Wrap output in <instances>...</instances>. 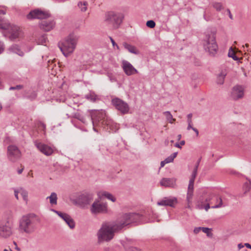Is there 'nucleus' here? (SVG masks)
<instances>
[{
	"instance_id": "obj_50",
	"label": "nucleus",
	"mask_w": 251,
	"mask_h": 251,
	"mask_svg": "<svg viewBox=\"0 0 251 251\" xmlns=\"http://www.w3.org/2000/svg\"><path fill=\"white\" fill-rule=\"evenodd\" d=\"M192 116H193V115H192V113H190V114L187 115V123H188V124L193 123L192 119Z\"/></svg>"
},
{
	"instance_id": "obj_38",
	"label": "nucleus",
	"mask_w": 251,
	"mask_h": 251,
	"mask_svg": "<svg viewBox=\"0 0 251 251\" xmlns=\"http://www.w3.org/2000/svg\"><path fill=\"white\" fill-rule=\"evenodd\" d=\"M9 26V24L7 23H3V19L0 16V28L5 29L8 28Z\"/></svg>"
},
{
	"instance_id": "obj_25",
	"label": "nucleus",
	"mask_w": 251,
	"mask_h": 251,
	"mask_svg": "<svg viewBox=\"0 0 251 251\" xmlns=\"http://www.w3.org/2000/svg\"><path fill=\"white\" fill-rule=\"evenodd\" d=\"M9 52L11 53H16L20 56H23L25 53V52L21 50V48H9Z\"/></svg>"
},
{
	"instance_id": "obj_8",
	"label": "nucleus",
	"mask_w": 251,
	"mask_h": 251,
	"mask_svg": "<svg viewBox=\"0 0 251 251\" xmlns=\"http://www.w3.org/2000/svg\"><path fill=\"white\" fill-rule=\"evenodd\" d=\"M112 103L116 109L120 111L123 114L128 113L129 107L128 104L124 100L119 98H115L112 100Z\"/></svg>"
},
{
	"instance_id": "obj_15",
	"label": "nucleus",
	"mask_w": 251,
	"mask_h": 251,
	"mask_svg": "<svg viewBox=\"0 0 251 251\" xmlns=\"http://www.w3.org/2000/svg\"><path fill=\"white\" fill-rule=\"evenodd\" d=\"M122 67L127 75H131L138 73V71L127 61L123 60Z\"/></svg>"
},
{
	"instance_id": "obj_44",
	"label": "nucleus",
	"mask_w": 251,
	"mask_h": 251,
	"mask_svg": "<svg viewBox=\"0 0 251 251\" xmlns=\"http://www.w3.org/2000/svg\"><path fill=\"white\" fill-rule=\"evenodd\" d=\"M74 117L75 118L81 121L83 123H85V119H84V118L83 116H82L81 115H80L79 113H75L74 115Z\"/></svg>"
},
{
	"instance_id": "obj_58",
	"label": "nucleus",
	"mask_w": 251,
	"mask_h": 251,
	"mask_svg": "<svg viewBox=\"0 0 251 251\" xmlns=\"http://www.w3.org/2000/svg\"><path fill=\"white\" fill-rule=\"evenodd\" d=\"M166 164H167V162H165V160L164 161H161L160 163V166H161L160 167H163Z\"/></svg>"
},
{
	"instance_id": "obj_13",
	"label": "nucleus",
	"mask_w": 251,
	"mask_h": 251,
	"mask_svg": "<svg viewBox=\"0 0 251 251\" xmlns=\"http://www.w3.org/2000/svg\"><path fill=\"white\" fill-rule=\"evenodd\" d=\"M34 145L41 152L47 156L50 155L53 152V149L52 147L42 142L35 141Z\"/></svg>"
},
{
	"instance_id": "obj_30",
	"label": "nucleus",
	"mask_w": 251,
	"mask_h": 251,
	"mask_svg": "<svg viewBox=\"0 0 251 251\" xmlns=\"http://www.w3.org/2000/svg\"><path fill=\"white\" fill-rule=\"evenodd\" d=\"M205 50L209 55L214 56L218 52V48H205Z\"/></svg>"
},
{
	"instance_id": "obj_2",
	"label": "nucleus",
	"mask_w": 251,
	"mask_h": 251,
	"mask_svg": "<svg viewBox=\"0 0 251 251\" xmlns=\"http://www.w3.org/2000/svg\"><path fill=\"white\" fill-rule=\"evenodd\" d=\"M105 113L102 110L95 111L92 110L91 113V120L93 125V129L95 131H98L96 126L97 125V122H98V125L101 124L102 125L106 126L107 129L115 132L119 128V125L115 123L111 119L105 118Z\"/></svg>"
},
{
	"instance_id": "obj_12",
	"label": "nucleus",
	"mask_w": 251,
	"mask_h": 251,
	"mask_svg": "<svg viewBox=\"0 0 251 251\" xmlns=\"http://www.w3.org/2000/svg\"><path fill=\"white\" fill-rule=\"evenodd\" d=\"M50 16V14L47 12L43 11L39 9H35L31 11L27 15V18L28 19H39L42 20L48 18Z\"/></svg>"
},
{
	"instance_id": "obj_26",
	"label": "nucleus",
	"mask_w": 251,
	"mask_h": 251,
	"mask_svg": "<svg viewBox=\"0 0 251 251\" xmlns=\"http://www.w3.org/2000/svg\"><path fill=\"white\" fill-rule=\"evenodd\" d=\"M88 2L87 1H79L77 3V6L82 12H85L87 10Z\"/></svg>"
},
{
	"instance_id": "obj_7",
	"label": "nucleus",
	"mask_w": 251,
	"mask_h": 251,
	"mask_svg": "<svg viewBox=\"0 0 251 251\" xmlns=\"http://www.w3.org/2000/svg\"><path fill=\"white\" fill-rule=\"evenodd\" d=\"M90 210L92 213L95 214L106 213L108 212L107 205L106 203L96 201L92 204Z\"/></svg>"
},
{
	"instance_id": "obj_48",
	"label": "nucleus",
	"mask_w": 251,
	"mask_h": 251,
	"mask_svg": "<svg viewBox=\"0 0 251 251\" xmlns=\"http://www.w3.org/2000/svg\"><path fill=\"white\" fill-rule=\"evenodd\" d=\"M185 142L184 140H182L181 141H180V142L179 143H176L175 145V147H176V148H180L181 149V146H183L185 145Z\"/></svg>"
},
{
	"instance_id": "obj_53",
	"label": "nucleus",
	"mask_w": 251,
	"mask_h": 251,
	"mask_svg": "<svg viewBox=\"0 0 251 251\" xmlns=\"http://www.w3.org/2000/svg\"><path fill=\"white\" fill-rule=\"evenodd\" d=\"M20 193H19V190H14V195H15V197H16V198L18 200L19 199V197H18V194Z\"/></svg>"
},
{
	"instance_id": "obj_64",
	"label": "nucleus",
	"mask_w": 251,
	"mask_h": 251,
	"mask_svg": "<svg viewBox=\"0 0 251 251\" xmlns=\"http://www.w3.org/2000/svg\"><path fill=\"white\" fill-rule=\"evenodd\" d=\"M6 12L5 11L3 10H0V15L2 14V15H4L5 14Z\"/></svg>"
},
{
	"instance_id": "obj_35",
	"label": "nucleus",
	"mask_w": 251,
	"mask_h": 251,
	"mask_svg": "<svg viewBox=\"0 0 251 251\" xmlns=\"http://www.w3.org/2000/svg\"><path fill=\"white\" fill-rule=\"evenodd\" d=\"M212 6L218 11H220L224 8L222 3L218 2H213Z\"/></svg>"
},
{
	"instance_id": "obj_54",
	"label": "nucleus",
	"mask_w": 251,
	"mask_h": 251,
	"mask_svg": "<svg viewBox=\"0 0 251 251\" xmlns=\"http://www.w3.org/2000/svg\"><path fill=\"white\" fill-rule=\"evenodd\" d=\"M110 39L112 42V45L113 47L116 46V47H118V46L117 45V44L116 43V42L114 41V40L111 37H110Z\"/></svg>"
},
{
	"instance_id": "obj_22",
	"label": "nucleus",
	"mask_w": 251,
	"mask_h": 251,
	"mask_svg": "<svg viewBox=\"0 0 251 251\" xmlns=\"http://www.w3.org/2000/svg\"><path fill=\"white\" fill-rule=\"evenodd\" d=\"M47 199H49L50 203L51 205H56L57 204V196L55 192H52L50 195L47 198Z\"/></svg>"
},
{
	"instance_id": "obj_39",
	"label": "nucleus",
	"mask_w": 251,
	"mask_h": 251,
	"mask_svg": "<svg viewBox=\"0 0 251 251\" xmlns=\"http://www.w3.org/2000/svg\"><path fill=\"white\" fill-rule=\"evenodd\" d=\"M250 185H251V181L245 182L243 186V188L244 191H245V193L248 192L250 189Z\"/></svg>"
},
{
	"instance_id": "obj_6",
	"label": "nucleus",
	"mask_w": 251,
	"mask_h": 251,
	"mask_svg": "<svg viewBox=\"0 0 251 251\" xmlns=\"http://www.w3.org/2000/svg\"><path fill=\"white\" fill-rule=\"evenodd\" d=\"M12 225L8 221L0 223V238H7L12 234Z\"/></svg>"
},
{
	"instance_id": "obj_3",
	"label": "nucleus",
	"mask_w": 251,
	"mask_h": 251,
	"mask_svg": "<svg viewBox=\"0 0 251 251\" xmlns=\"http://www.w3.org/2000/svg\"><path fill=\"white\" fill-rule=\"evenodd\" d=\"M19 229L26 233H31L35 230V225L31 215H24L20 219Z\"/></svg>"
},
{
	"instance_id": "obj_51",
	"label": "nucleus",
	"mask_w": 251,
	"mask_h": 251,
	"mask_svg": "<svg viewBox=\"0 0 251 251\" xmlns=\"http://www.w3.org/2000/svg\"><path fill=\"white\" fill-rule=\"evenodd\" d=\"M201 230H202V227H196L194 229V232L195 234L198 233Z\"/></svg>"
},
{
	"instance_id": "obj_23",
	"label": "nucleus",
	"mask_w": 251,
	"mask_h": 251,
	"mask_svg": "<svg viewBox=\"0 0 251 251\" xmlns=\"http://www.w3.org/2000/svg\"><path fill=\"white\" fill-rule=\"evenodd\" d=\"M63 220L66 222V223L71 229H73L75 228V222L70 215H68L66 218H65Z\"/></svg>"
},
{
	"instance_id": "obj_59",
	"label": "nucleus",
	"mask_w": 251,
	"mask_h": 251,
	"mask_svg": "<svg viewBox=\"0 0 251 251\" xmlns=\"http://www.w3.org/2000/svg\"><path fill=\"white\" fill-rule=\"evenodd\" d=\"M227 11L228 12L229 17L230 18V19L231 20L233 19L232 15L231 14V12H230V11L229 10V9H227Z\"/></svg>"
},
{
	"instance_id": "obj_45",
	"label": "nucleus",
	"mask_w": 251,
	"mask_h": 251,
	"mask_svg": "<svg viewBox=\"0 0 251 251\" xmlns=\"http://www.w3.org/2000/svg\"><path fill=\"white\" fill-rule=\"evenodd\" d=\"M203 203L202 201H199L196 205V208L199 209H202L203 208Z\"/></svg>"
},
{
	"instance_id": "obj_4",
	"label": "nucleus",
	"mask_w": 251,
	"mask_h": 251,
	"mask_svg": "<svg viewBox=\"0 0 251 251\" xmlns=\"http://www.w3.org/2000/svg\"><path fill=\"white\" fill-rule=\"evenodd\" d=\"M123 18L124 16L121 13L109 12L105 15V21L113 28H117L122 23Z\"/></svg>"
},
{
	"instance_id": "obj_63",
	"label": "nucleus",
	"mask_w": 251,
	"mask_h": 251,
	"mask_svg": "<svg viewBox=\"0 0 251 251\" xmlns=\"http://www.w3.org/2000/svg\"><path fill=\"white\" fill-rule=\"evenodd\" d=\"M244 246H245V245H243L241 243H240L238 245V248L239 250H240L241 249L243 248Z\"/></svg>"
},
{
	"instance_id": "obj_49",
	"label": "nucleus",
	"mask_w": 251,
	"mask_h": 251,
	"mask_svg": "<svg viewBox=\"0 0 251 251\" xmlns=\"http://www.w3.org/2000/svg\"><path fill=\"white\" fill-rule=\"evenodd\" d=\"M197 175V171L196 170H194L192 172L191 177L190 180H193L195 181V179L196 178Z\"/></svg>"
},
{
	"instance_id": "obj_41",
	"label": "nucleus",
	"mask_w": 251,
	"mask_h": 251,
	"mask_svg": "<svg viewBox=\"0 0 251 251\" xmlns=\"http://www.w3.org/2000/svg\"><path fill=\"white\" fill-rule=\"evenodd\" d=\"M216 196H214L213 194L209 195L208 197L205 199V202L207 203H210V204H212V200H215V198Z\"/></svg>"
},
{
	"instance_id": "obj_34",
	"label": "nucleus",
	"mask_w": 251,
	"mask_h": 251,
	"mask_svg": "<svg viewBox=\"0 0 251 251\" xmlns=\"http://www.w3.org/2000/svg\"><path fill=\"white\" fill-rule=\"evenodd\" d=\"M102 196L113 202H115L116 201V198L111 194L108 192H103L102 193Z\"/></svg>"
},
{
	"instance_id": "obj_29",
	"label": "nucleus",
	"mask_w": 251,
	"mask_h": 251,
	"mask_svg": "<svg viewBox=\"0 0 251 251\" xmlns=\"http://www.w3.org/2000/svg\"><path fill=\"white\" fill-rule=\"evenodd\" d=\"M19 193L23 197L24 201L27 203L28 202V192L25 190L21 188L19 190Z\"/></svg>"
},
{
	"instance_id": "obj_11",
	"label": "nucleus",
	"mask_w": 251,
	"mask_h": 251,
	"mask_svg": "<svg viewBox=\"0 0 251 251\" xmlns=\"http://www.w3.org/2000/svg\"><path fill=\"white\" fill-rule=\"evenodd\" d=\"M5 30H7L9 33V38L12 41L20 37L22 35V30L19 26L16 25L9 24L8 27L5 29Z\"/></svg>"
},
{
	"instance_id": "obj_56",
	"label": "nucleus",
	"mask_w": 251,
	"mask_h": 251,
	"mask_svg": "<svg viewBox=\"0 0 251 251\" xmlns=\"http://www.w3.org/2000/svg\"><path fill=\"white\" fill-rule=\"evenodd\" d=\"M40 128L43 129V130H44L46 128V125L44 124H43V123H41L40 124Z\"/></svg>"
},
{
	"instance_id": "obj_27",
	"label": "nucleus",
	"mask_w": 251,
	"mask_h": 251,
	"mask_svg": "<svg viewBox=\"0 0 251 251\" xmlns=\"http://www.w3.org/2000/svg\"><path fill=\"white\" fill-rule=\"evenodd\" d=\"M48 42L47 38L45 35L40 36L37 40V43L38 45L47 46Z\"/></svg>"
},
{
	"instance_id": "obj_33",
	"label": "nucleus",
	"mask_w": 251,
	"mask_h": 251,
	"mask_svg": "<svg viewBox=\"0 0 251 251\" xmlns=\"http://www.w3.org/2000/svg\"><path fill=\"white\" fill-rule=\"evenodd\" d=\"M215 201H217V204L211 206L212 208H218L223 206V201L221 198L216 197L215 198Z\"/></svg>"
},
{
	"instance_id": "obj_16",
	"label": "nucleus",
	"mask_w": 251,
	"mask_h": 251,
	"mask_svg": "<svg viewBox=\"0 0 251 251\" xmlns=\"http://www.w3.org/2000/svg\"><path fill=\"white\" fill-rule=\"evenodd\" d=\"M177 203V200L176 197H165L158 201L157 204L159 206H169L174 207Z\"/></svg>"
},
{
	"instance_id": "obj_47",
	"label": "nucleus",
	"mask_w": 251,
	"mask_h": 251,
	"mask_svg": "<svg viewBox=\"0 0 251 251\" xmlns=\"http://www.w3.org/2000/svg\"><path fill=\"white\" fill-rule=\"evenodd\" d=\"M128 51L130 52L134 53V54H138L139 53V50H137V48H127Z\"/></svg>"
},
{
	"instance_id": "obj_1",
	"label": "nucleus",
	"mask_w": 251,
	"mask_h": 251,
	"mask_svg": "<svg viewBox=\"0 0 251 251\" xmlns=\"http://www.w3.org/2000/svg\"><path fill=\"white\" fill-rule=\"evenodd\" d=\"M139 215L135 213L125 214L114 222L103 223L97 232L98 242H109L111 240L116 232L122 229L131 223L136 222Z\"/></svg>"
},
{
	"instance_id": "obj_37",
	"label": "nucleus",
	"mask_w": 251,
	"mask_h": 251,
	"mask_svg": "<svg viewBox=\"0 0 251 251\" xmlns=\"http://www.w3.org/2000/svg\"><path fill=\"white\" fill-rule=\"evenodd\" d=\"M52 211H53L54 213H56L63 220H64L65 218H66V217L68 215L66 213H62L61 212H60V211H57L55 210H53V209H52Z\"/></svg>"
},
{
	"instance_id": "obj_32",
	"label": "nucleus",
	"mask_w": 251,
	"mask_h": 251,
	"mask_svg": "<svg viewBox=\"0 0 251 251\" xmlns=\"http://www.w3.org/2000/svg\"><path fill=\"white\" fill-rule=\"evenodd\" d=\"M163 114L166 116L167 120L171 124H172L176 119L173 118L172 115L169 111L163 112Z\"/></svg>"
},
{
	"instance_id": "obj_28",
	"label": "nucleus",
	"mask_w": 251,
	"mask_h": 251,
	"mask_svg": "<svg viewBox=\"0 0 251 251\" xmlns=\"http://www.w3.org/2000/svg\"><path fill=\"white\" fill-rule=\"evenodd\" d=\"M74 48H59L60 51L63 55L67 57L69 56L74 51Z\"/></svg>"
},
{
	"instance_id": "obj_61",
	"label": "nucleus",
	"mask_w": 251,
	"mask_h": 251,
	"mask_svg": "<svg viewBox=\"0 0 251 251\" xmlns=\"http://www.w3.org/2000/svg\"><path fill=\"white\" fill-rule=\"evenodd\" d=\"M200 161V160H199L197 162V164L196 165L195 167L194 170H196L198 171V167H199V165Z\"/></svg>"
},
{
	"instance_id": "obj_19",
	"label": "nucleus",
	"mask_w": 251,
	"mask_h": 251,
	"mask_svg": "<svg viewBox=\"0 0 251 251\" xmlns=\"http://www.w3.org/2000/svg\"><path fill=\"white\" fill-rule=\"evenodd\" d=\"M93 199V196L90 194L84 193L79 196L78 201L79 202L83 204H88Z\"/></svg>"
},
{
	"instance_id": "obj_21",
	"label": "nucleus",
	"mask_w": 251,
	"mask_h": 251,
	"mask_svg": "<svg viewBox=\"0 0 251 251\" xmlns=\"http://www.w3.org/2000/svg\"><path fill=\"white\" fill-rule=\"evenodd\" d=\"M85 98L92 102H95L99 100V97L94 92L90 91L87 94L85 95Z\"/></svg>"
},
{
	"instance_id": "obj_17",
	"label": "nucleus",
	"mask_w": 251,
	"mask_h": 251,
	"mask_svg": "<svg viewBox=\"0 0 251 251\" xmlns=\"http://www.w3.org/2000/svg\"><path fill=\"white\" fill-rule=\"evenodd\" d=\"M216 33V31L215 30H212L206 35V45L208 47H216L217 46L215 39Z\"/></svg>"
},
{
	"instance_id": "obj_20",
	"label": "nucleus",
	"mask_w": 251,
	"mask_h": 251,
	"mask_svg": "<svg viewBox=\"0 0 251 251\" xmlns=\"http://www.w3.org/2000/svg\"><path fill=\"white\" fill-rule=\"evenodd\" d=\"M237 48H229L228 52V56L235 61H238L240 58L237 51Z\"/></svg>"
},
{
	"instance_id": "obj_52",
	"label": "nucleus",
	"mask_w": 251,
	"mask_h": 251,
	"mask_svg": "<svg viewBox=\"0 0 251 251\" xmlns=\"http://www.w3.org/2000/svg\"><path fill=\"white\" fill-rule=\"evenodd\" d=\"M210 203H207L205 205H203V208L205 209V210L207 211L210 208Z\"/></svg>"
},
{
	"instance_id": "obj_42",
	"label": "nucleus",
	"mask_w": 251,
	"mask_h": 251,
	"mask_svg": "<svg viewBox=\"0 0 251 251\" xmlns=\"http://www.w3.org/2000/svg\"><path fill=\"white\" fill-rule=\"evenodd\" d=\"M194 181L193 180H189L187 191L193 192Z\"/></svg>"
},
{
	"instance_id": "obj_43",
	"label": "nucleus",
	"mask_w": 251,
	"mask_h": 251,
	"mask_svg": "<svg viewBox=\"0 0 251 251\" xmlns=\"http://www.w3.org/2000/svg\"><path fill=\"white\" fill-rule=\"evenodd\" d=\"M146 25L149 27L153 28L155 26V23L152 20H150L147 21Z\"/></svg>"
},
{
	"instance_id": "obj_31",
	"label": "nucleus",
	"mask_w": 251,
	"mask_h": 251,
	"mask_svg": "<svg viewBox=\"0 0 251 251\" xmlns=\"http://www.w3.org/2000/svg\"><path fill=\"white\" fill-rule=\"evenodd\" d=\"M193 196V192L187 191V197H186V201H187V207L188 208H190V204L192 202V199Z\"/></svg>"
},
{
	"instance_id": "obj_18",
	"label": "nucleus",
	"mask_w": 251,
	"mask_h": 251,
	"mask_svg": "<svg viewBox=\"0 0 251 251\" xmlns=\"http://www.w3.org/2000/svg\"><path fill=\"white\" fill-rule=\"evenodd\" d=\"M161 186L165 187L175 188L176 186L175 178H163L160 181Z\"/></svg>"
},
{
	"instance_id": "obj_57",
	"label": "nucleus",
	"mask_w": 251,
	"mask_h": 251,
	"mask_svg": "<svg viewBox=\"0 0 251 251\" xmlns=\"http://www.w3.org/2000/svg\"><path fill=\"white\" fill-rule=\"evenodd\" d=\"M123 46L124 47H125V48H126V47H132V46H131L130 45H128L127 43L126 42H124L123 44Z\"/></svg>"
},
{
	"instance_id": "obj_5",
	"label": "nucleus",
	"mask_w": 251,
	"mask_h": 251,
	"mask_svg": "<svg viewBox=\"0 0 251 251\" xmlns=\"http://www.w3.org/2000/svg\"><path fill=\"white\" fill-rule=\"evenodd\" d=\"M7 158L9 161L15 162L21 157V152L18 147L14 145L7 147Z\"/></svg>"
},
{
	"instance_id": "obj_55",
	"label": "nucleus",
	"mask_w": 251,
	"mask_h": 251,
	"mask_svg": "<svg viewBox=\"0 0 251 251\" xmlns=\"http://www.w3.org/2000/svg\"><path fill=\"white\" fill-rule=\"evenodd\" d=\"M192 125H193V123L188 124V126L187 127V129L189 130L192 129L193 130V128H194V127L192 126Z\"/></svg>"
},
{
	"instance_id": "obj_24",
	"label": "nucleus",
	"mask_w": 251,
	"mask_h": 251,
	"mask_svg": "<svg viewBox=\"0 0 251 251\" xmlns=\"http://www.w3.org/2000/svg\"><path fill=\"white\" fill-rule=\"evenodd\" d=\"M226 75V71H222L221 73L217 76V82L219 84H223L224 82L225 77Z\"/></svg>"
},
{
	"instance_id": "obj_46",
	"label": "nucleus",
	"mask_w": 251,
	"mask_h": 251,
	"mask_svg": "<svg viewBox=\"0 0 251 251\" xmlns=\"http://www.w3.org/2000/svg\"><path fill=\"white\" fill-rule=\"evenodd\" d=\"M23 88V85H18L14 87H10L9 88V90H20Z\"/></svg>"
},
{
	"instance_id": "obj_40",
	"label": "nucleus",
	"mask_w": 251,
	"mask_h": 251,
	"mask_svg": "<svg viewBox=\"0 0 251 251\" xmlns=\"http://www.w3.org/2000/svg\"><path fill=\"white\" fill-rule=\"evenodd\" d=\"M202 231L206 233L208 237H211L212 236V233L210 231V229L208 227H202Z\"/></svg>"
},
{
	"instance_id": "obj_60",
	"label": "nucleus",
	"mask_w": 251,
	"mask_h": 251,
	"mask_svg": "<svg viewBox=\"0 0 251 251\" xmlns=\"http://www.w3.org/2000/svg\"><path fill=\"white\" fill-rule=\"evenodd\" d=\"M193 130L196 133L197 136L199 135V131L197 128L194 127Z\"/></svg>"
},
{
	"instance_id": "obj_36",
	"label": "nucleus",
	"mask_w": 251,
	"mask_h": 251,
	"mask_svg": "<svg viewBox=\"0 0 251 251\" xmlns=\"http://www.w3.org/2000/svg\"><path fill=\"white\" fill-rule=\"evenodd\" d=\"M177 154V152H175L172 153L165 159V162H167V163L172 162L174 161V159L176 157Z\"/></svg>"
},
{
	"instance_id": "obj_9",
	"label": "nucleus",
	"mask_w": 251,
	"mask_h": 251,
	"mask_svg": "<svg viewBox=\"0 0 251 251\" xmlns=\"http://www.w3.org/2000/svg\"><path fill=\"white\" fill-rule=\"evenodd\" d=\"M78 38L73 35H69L58 44V47H75L77 45Z\"/></svg>"
},
{
	"instance_id": "obj_62",
	"label": "nucleus",
	"mask_w": 251,
	"mask_h": 251,
	"mask_svg": "<svg viewBox=\"0 0 251 251\" xmlns=\"http://www.w3.org/2000/svg\"><path fill=\"white\" fill-rule=\"evenodd\" d=\"M244 245L247 248L251 249V245L249 243H245Z\"/></svg>"
},
{
	"instance_id": "obj_10",
	"label": "nucleus",
	"mask_w": 251,
	"mask_h": 251,
	"mask_svg": "<svg viewBox=\"0 0 251 251\" xmlns=\"http://www.w3.org/2000/svg\"><path fill=\"white\" fill-rule=\"evenodd\" d=\"M244 91L245 89L243 86L236 85L231 89L230 97L234 100L242 99L244 96Z\"/></svg>"
},
{
	"instance_id": "obj_14",
	"label": "nucleus",
	"mask_w": 251,
	"mask_h": 251,
	"mask_svg": "<svg viewBox=\"0 0 251 251\" xmlns=\"http://www.w3.org/2000/svg\"><path fill=\"white\" fill-rule=\"evenodd\" d=\"M55 25L54 20L46 18L40 21L39 27L45 31H49L54 27Z\"/></svg>"
}]
</instances>
